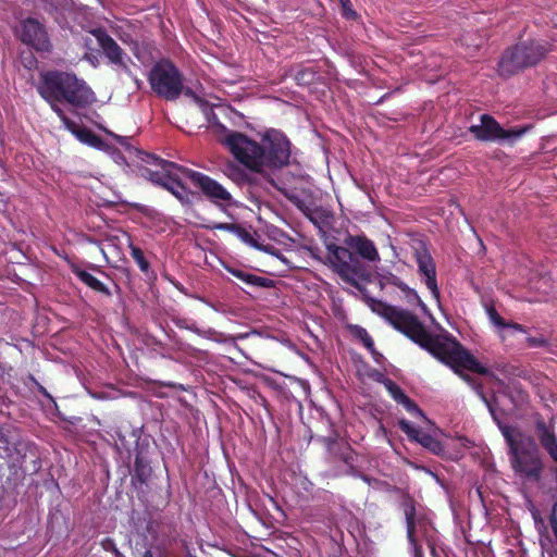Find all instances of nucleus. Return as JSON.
<instances>
[{"mask_svg":"<svg viewBox=\"0 0 557 557\" xmlns=\"http://www.w3.org/2000/svg\"><path fill=\"white\" fill-rule=\"evenodd\" d=\"M400 405H403L409 413L424 418L422 410L408 396L400 403Z\"/></svg>","mask_w":557,"mask_h":557,"instance_id":"obj_33","label":"nucleus"},{"mask_svg":"<svg viewBox=\"0 0 557 557\" xmlns=\"http://www.w3.org/2000/svg\"><path fill=\"white\" fill-rule=\"evenodd\" d=\"M20 39L36 51L49 52L51 42L46 27L38 20L28 17L21 23Z\"/></svg>","mask_w":557,"mask_h":557,"instance_id":"obj_13","label":"nucleus"},{"mask_svg":"<svg viewBox=\"0 0 557 557\" xmlns=\"http://www.w3.org/2000/svg\"><path fill=\"white\" fill-rule=\"evenodd\" d=\"M143 159L147 162L160 165L161 171H145L151 182L162 186L175 196L181 202L189 201V191L183 184V178H189L191 183L199 187L202 194L215 206L225 209L235 205L231 193L219 182L210 176L181 166L174 162L161 159L154 154H144Z\"/></svg>","mask_w":557,"mask_h":557,"instance_id":"obj_3","label":"nucleus"},{"mask_svg":"<svg viewBox=\"0 0 557 557\" xmlns=\"http://www.w3.org/2000/svg\"><path fill=\"white\" fill-rule=\"evenodd\" d=\"M529 129L530 126L505 129L490 114H481L480 123L473 124L469 127V132L475 139L498 144H513L527 134Z\"/></svg>","mask_w":557,"mask_h":557,"instance_id":"obj_9","label":"nucleus"},{"mask_svg":"<svg viewBox=\"0 0 557 557\" xmlns=\"http://www.w3.org/2000/svg\"><path fill=\"white\" fill-rule=\"evenodd\" d=\"M417 443H419L424 448H426L428 450H430L431 453H433L435 455H440L441 453H443V449H444L442 443L437 438H435L431 434L423 433V432L420 435V437L417 440Z\"/></svg>","mask_w":557,"mask_h":557,"instance_id":"obj_27","label":"nucleus"},{"mask_svg":"<svg viewBox=\"0 0 557 557\" xmlns=\"http://www.w3.org/2000/svg\"><path fill=\"white\" fill-rule=\"evenodd\" d=\"M129 77L134 81V83L138 89L141 88L143 82L138 77L134 76L133 73H132V76H129Z\"/></svg>","mask_w":557,"mask_h":557,"instance_id":"obj_41","label":"nucleus"},{"mask_svg":"<svg viewBox=\"0 0 557 557\" xmlns=\"http://www.w3.org/2000/svg\"><path fill=\"white\" fill-rule=\"evenodd\" d=\"M362 295V299L372 312L384 318L394 329L405 334L414 343L424 346L428 334L416 315L407 310L391 306L380 299L371 297L360 283L355 286Z\"/></svg>","mask_w":557,"mask_h":557,"instance_id":"obj_7","label":"nucleus"},{"mask_svg":"<svg viewBox=\"0 0 557 557\" xmlns=\"http://www.w3.org/2000/svg\"><path fill=\"white\" fill-rule=\"evenodd\" d=\"M535 530L539 534V545L541 547L542 557H557V500L553 504L548 517V527L537 512L533 513Z\"/></svg>","mask_w":557,"mask_h":557,"instance_id":"obj_10","label":"nucleus"},{"mask_svg":"<svg viewBox=\"0 0 557 557\" xmlns=\"http://www.w3.org/2000/svg\"><path fill=\"white\" fill-rule=\"evenodd\" d=\"M89 395H90L92 398H96V399H106V395H104V393H94V392H89Z\"/></svg>","mask_w":557,"mask_h":557,"instance_id":"obj_40","label":"nucleus"},{"mask_svg":"<svg viewBox=\"0 0 557 557\" xmlns=\"http://www.w3.org/2000/svg\"><path fill=\"white\" fill-rule=\"evenodd\" d=\"M36 89L59 119L66 115L60 107L61 103L66 102L74 108H85L96 100L95 92L86 82L72 72L59 70L42 72Z\"/></svg>","mask_w":557,"mask_h":557,"instance_id":"obj_5","label":"nucleus"},{"mask_svg":"<svg viewBox=\"0 0 557 557\" xmlns=\"http://www.w3.org/2000/svg\"><path fill=\"white\" fill-rule=\"evenodd\" d=\"M400 293H401V297L409 305L419 306L424 314H429V309H428L426 305L421 300V298L418 295L416 289H413V288L409 287L407 284H405V285H403Z\"/></svg>","mask_w":557,"mask_h":557,"instance_id":"obj_24","label":"nucleus"},{"mask_svg":"<svg viewBox=\"0 0 557 557\" xmlns=\"http://www.w3.org/2000/svg\"><path fill=\"white\" fill-rule=\"evenodd\" d=\"M486 313L490 322L496 329L503 341L516 333H527V329L523 325L515 322H507L493 307H487Z\"/></svg>","mask_w":557,"mask_h":557,"instance_id":"obj_17","label":"nucleus"},{"mask_svg":"<svg viewBox=\"0 0 557 557\" xmlns=\"http://www.w3.org/2000/svg\"><path fill=\"white\" fill-rule=\"evenodd\" d=\"M175 286H176V288H177L178 290H181L182 293H185V288H184L182 285L176 284Z\"/></svg>","mask_w":557,"mask_h":557,"instance_id":"obj_47","label":"nucleus"},{"mask_svg":"<svg viewBox=\"0 0 557 557\" xmlns=\"http://www.w3.org/2000/svg\"><path fill=\"white\" fill-rule=\"evenodd\" d=\"M317 73L311 67H304L296 72L295 81L300 86L311 84L315 78Z\"/></svg>","mask_w":557,"mask_h":557,"instance_id":"obj_31","label":"nucleus"},{"mask_svg":"<svg viewBox=\"0 0 557 557\" xmlns=\"http://www.w3.org/2000/svg\"><path fill=\"white\" fill-rule=\"evenodd\" d=\"M379 283L381 288H387L389 286L397 287L399 290H401L403 285L406 283L403 282L397 275L386 272L379 275Z\"/></svg>","mask_w":557,"mask_h":557,"instance_id":"obj_29","label":"nucleus"},{"mask_svg":"<svg viewBox=\"0 0 557 557\" xmlns=\"http://www.w3.org/2000/svg\"><path fill=\"white\" fill-rule=\"evenodd\" d=\"M72 271L79 278L81 282H83L91 289L104 294L107 296H111L110 289L91 273L77 267L73 268Z\"/></svg>","mask_w":557,"mask_h":557,"instance_id":"obj_21","label":"nucleus"},{"mask_svg":"<svg viewBox=\"0 0 557 557\" xmlns=\"http://www.w3.org/2000/svg\"><path fill=\"white\" fill-rule=\"evenodd\" d=\"M238 224L232 223H213L212 225H209L208 228L226 231L235 235L236 231H238Z\"/></svg>","mask_w":557,"mask_h":557,"instance_id":"obj_34","label":"nucleus"},{"mask_svg":"<svg viewBox=\"0 0 557 557\" xmlns=\"http://www.w3.org/2000/svg\"><path fill=\"white\" fill-rule=\"evenodd\" d=\"M37 386H38L39 393H41L45 397H47L49 400L54 403L52 396L48 393V391L42 385L37 383Z\"/></svg>","mask_w":557,"mask_h":557,"instance_id":"obj_38","label":"nucleus"},{"mask_svg":"<svg viewBox=\"0 0 557 557\" xmlns=\"http://www.w3.org/2000/svg\"><path fill=\"white\" fill-rule=\"evenodd\" d=\"M197 335L202 337V338H206V339H209V341H212V342H216V343H230V342H233V337L230 336V335H226L224 333H221L212 327H208V329H198V332H197Z\"/></svg>","mask_w":557,"mask_h":557,"instance_id":"obj_28","label":"nucleus"},{"mask_svg":"<svg viewBox=\"0 0 557 557\" xmlns=\"http://www.w3.org/2000/svg\"><path fill=\"white\" fill-rule=\"evenodd\" d=\"M344 243L346 247L335 244L326 245L325 263L342 281L351 286L368 282L370 272L360 258L369 262L380 261V255L374 243L364 235H348Z\"/></svg>","mask_w":557,"mask_h":557,"instance_id":"obj_4","label":"nucleus"},{"mask_svg":"<svg viewBox=\"0 0 557 557\" xmlns=\"http://www.w3.org/2000/svg\"><path fill=\"white\" fill-rule=\"evenodd\" d=\"M85 59L88 60L89 62H91L94 65L96 64L95 62L97 61V58L94 57V55H89V54H86L85 55Z\"/></svg>","mask_w":557,"mask_h":557,"instance_id":"obj_43","label":"nucleus"},{"mask_svg":"<svg viewBox=\"0 0 557 557\" xmlns=\"http://www.w3.org/2000/svg\"><path fill=\"white\" fill-rule=\"evenodd\" d=\"M535 434L541 447L547 453L549 458L556 463L557 480V435L554 429L548 425L542 418L535 420Z\"/></svg>","mask_w":557,"mask_h":557,"instance_id":"obj_15","label":"nucleus"},{"mask_svg":"<svg viewBox=\"0 0 557 557\" xmlns=\"http://www.w3.org/2000/svg\"><path fill=\"white\" fill-rule=\"evenodd\" d=\"M224 269L230 274H232L233 276H235L236 278H238L239 281H242L243 283H245L249 286L263 287V288L270 287L271 281L265 277L255 275L252 273H249L247 271H244L242 269L234 268L231 265H224Z\"/></svg>","mask_w":557,"mask_h":557,"instance_id":"obj_20","label":"nucleus"},{"mask_svg":"<svg viewBox=\"0 0 557 557\" xmlns=\"http://www.w3.org/2000/svg\"><path fill=\"white\" fill-rule=\"evenodd\" d=\"M417 263L418 276L426 288L429 289L432 298L438 307H441V292L437 284L436 264L430 251L423 247L418 249L414 255Z\"/></svg>","mask_w":557,"mask_h":557,"instance_id":"obj_12","label":"nucleus"},{"mask_svg":"<svg viewBox=\"0 0 557 557\" xmlns=\"http://www.w3.org/2000/svg\"><path fill=\"white\" fill-rule=\"evenodd\" d=\"M294 380H295L296 382L300 383L301 385H304V386H307V387H308V384H307V382H306V381H304V380H301V379H298V377H294Z\"/></svg>","mask_w":557,"mask_h":557,"instance_id":"obj_44","label":"nucleus"},{"mask_svg":"<svg viewBox=\"0 0 557 557\" xmlns=\"http://www.w3.org/2000/svg\"><path fill=\"white\" fill-rule=\"evenodd\" d=\"M124 236L126 237L127 247L129 249L132 258L134 259L139 270L143 273L147 274L150 270V263L146 259L144 251L139 247L134 245L131 235L125 233Z\"/></svg>","mask_w":557,"mask_h":557,"instance_id":"obj_23","label":"nucleus"},{"mask_svg":"<svg viewBox=\"0 0 557 557\" xmlns=\"http://www.w3.org/2000/svg\"><path fill=\"white\" fill-rule=\"evenodd\" d=\"M548 52V45L544 40L519 42L505 51L498 62V72L502 76H509L518 71L533 66Z\"/></svg>","mask_w":557,"mask_h":557,"instance_id":"obj_8","label":"nucleus"},{"mask_svg":"<svg viewBox=\"0 0 557 557\" xmlns=\"http://www.w3.org/2000/svg\"><path fill=\"white\" fill-rule=\"evenodd\" d=\"M329 450L344 462L346 467L344 473L360 478L364 483L373 488H377L381 485L382 482L380 480L370 478L369 475L359 473L355 470L354 451L348 445L332 444L329 446Z\"/></svg>","mask_w":557,"mask_h":557,"instance_id":"obj_14","label":"nucleus"},{"mask_svg":"<svg viewBox=\"0 0 557 557\" xmlns=\"http://www.w3.org/2000/svg\"><path fill=\"white\" fill-rule=\"evenodd\" d=\"M176 327L181 330H187L195 334H197L199 326L196 324V322L185 319V318H176L173 320Z\"/></svg>","mask_w":557,"mask_h":557,"instance_id":"obj_32","label":"nucleus"},{"mask_svg":"<svg viewBox=\"0 0 557 557\" xmlns=\"http://www.w3.org/2000/svg\"><path fill=\"white\" fill-rule=\"evenodd\" d=\"M64 128L69 131L78 141L92 148L103 149V141L89 128L79 126L66 115L60 119Z\"/></svg>","mask_w":557,"mask_h":557,"instance_id":"obj_16","label":"nucleus"},{"mask_svg":"<svg viewBox=\"0 0 557 557\" xmlns=\"http://www.w3.org/2000/svg\"><path fill=\"white\" fill-rule=\"evenodd\" d=\"M151 556H152V555H151V552H150V550H147V552L145 553V556H144V557H151Z\"/></svg>","mask_w":557,"mask_h":557,"instance_id":"obj_48","label":"nucleus"},{"mask_svg":"<svg viewBox=\"0 0 557 557\" xmlns=\"http://www.w3.org/2000/svg\"><path fill=\"white\" fill-rule=\"evenodd\" d=\"M273 557H277L276 555H273Z\"/></svg>","mask_w":557,"mask_h":557,"instance_id":"obj_49","label":"nucleus"},{"mask_svg":"<svg viewBox=\"0 0 557 557\" xmlns=\"http://www.w3.org/2000/svg\"><path fill=\"white\" fill-rule=\"evenodd\" d=\"M115 139L116 141L124 148L125 152L128 154V158H132V157H136L137 159H139L143 163L147 164V165H153L156 166V170L151 169V171H161V168L160 165L156 164V163H149L147 161H145L143 159V157H145L144 154H148L147 152H144L141 150H138L137 148L133 147L129 143V138L128 137H123V136H119V135H115V134H111ZM114 160L116 163L119 164H123V163H127V157L121 154V153H116L114 156ZM150 170V168H143L141 169V175L146 178H148L150 182L151 180L148 177V175H144L145 171H148Z\"/></svg>","mask_w":557,"mask_h":557,"instance_id":"obj_18","label":"nucleus"},{"mask_svg":"<svg viewBox=\"0 0 557 557\" xmlns=\"http://www.w3.org/2000/svg\"><path fill=\"white\" fill-rule=\"evenodd\" d=\"M407 523V536L410 543L413 557H422V549L416 539L414 508H407L405 511Z\"/></svg>","mask_w":557,"mask_h":557,"instance_id":"obj_22","label":"nucleus"},{"mask_svg":"<svg viewBox=\"0 0 557 557\" xmlns=\"http://www.w3.org/2000/svg\"><path fill=\"white\" fill-rule=\"evenodd\" d=\"M101 545L104 550L112 552L115 555V557H119L121 555L113 540L107 537L101 542Z\"/></svg>","mask_w":557,"mask_h":557,"instance_id":"obj_37","label":"nucleus"},{"mask_svg":"<svg viewBox=\"0 0 557 557\" xmlns=\"http://www.w3.org/2000/svg\"><path fill=\"white\" fill-rule=\"evenodd\" d=\"M139 465H140V460L139 458L137 457L136 460H135V468H136V472L139 471Z\"/></svg>","mask_w":557,"mask_h":557,"instance_id":"obj_45","label":"nucleus"},{"mask_svg":"<svg viewBox=\"0 0 557 557\" xmlns=\"http://www.w3.org/2000/svg\"><path fill=\"white\" fill-rule=\"evenodd\" d=\"M528 346L531 348H542L548 345L547 339L544 337L529 336L527 337Z\"/></svg>","mask_w":557,"mask_h":557,"instance_id":"obj_35","label":"nucleus"},{"mask_svg":"<svg viewBox=\"0 0 557 557\" xmlns=\"http://www.w3.org/2000/svg\"><path fill=\"white\" fill-rule=\"evenodd\" d=\"M148 82L158 97L173 101L184 92L199 106L208 122L215 120L212 106L190 88H185L184 76L172 61L162 59L154 63L148 74Z\"/></svg>","mask_w":557,"mask_h":557,"instance_id":"obj_6","label":"nucleus"},{"mask_svg":"<svg viewBox=\"0 0 557 557\" xmlns=\"http://www.w3.org/2000/svg\"><path fill=\"white\" fill-rule=\"evenodd\" d=\"M91 35L96 38L98 45L101 47L106 58L116 71L124 72L132 76V71L128 66L131 58L123 51L119 44L107 33L103 28H95Z\"/></svg>","mask_w":557,"mask_h":557,"instance_id":"obj_11","label":"nucleus"},{"mask_svg":"<svg viewBox=\"0 0 557 557\" xmlns=\"http://www.w3.org/2000/svg\"><path fill=\"white\" fill-rule=\"evenodd\" d=\"M443 361L467 381L487 406L506 442L508 460L515 475L524 483L540 482L544 472V459L536 440L519 428L503 423L498 418L496 408L483 394L481 385L472 381L469 375L461 373L462 369H467L479 374L488 375V369L459 344L446 352Z\"/></svg>","mask_w":557,"mask_h":557,"instance_id":"obj_1","label":"nucleus"},{"mask_svg":"<svg viewBox=\"0 0 557 557\" xmlns=\"http://www.w3.org/2000/svg\"><path fill=\"white\" fill-rule=\"evenodd\" d=\"M350 332L355 338L362 342L363 346L371 354H376V350L374 348V342L364 327H362L360 325H351Z\"/></svg>","mask_w":557,"mask_h":557,"instance_id":"obj_26","label":"nucleus"},{"mask_svg":"<svg viewBox=\"0 0 557 557\" xmlns=\"http://www.w3.org/2000/svg\"><path fill=\"white\" fill-rule=\"evenodd\" d=\"M377 382H381L387 392L389 393L391 397L398 404H400L407 395L404 393V391L392 380L386 379L383 376V374H380L376 379Z\"/></svg>","mask_w":557,"mask_h":557,"instance_id":"obj_25","label":"nucleus"},{"mask_svg":"<svg viewBox=\"0 0 557 557\" xmlns=\"http://www.w3.org/2000/svg\"><path fill=\"white\" fill-rule=\"evenodd\" d=\"M371 355H372V357H373L374 361H375V362H377V363H380V361H381L382 359H384L383 355H381V354H380V352H377V351H376V354H371Z\"/></svg>","mask_w":557,"mask_h":557,"instance_id":"obj_42","label":"nucleus"},{"mask_svg":"<svg viewBox=\"0 0 557 557\" xmlns=\"http://www.w3.org/2000/svg\"><path fill=\"white\" fill-rule=\"evenodd\" d=\"M398 425L400 430L408 436V438L412 442H417V440L422 434V431L416 426L413 423L406 419H400L398 421Z\"/></svg>","mask_w":557,"mask_h":557,"instance_id":"obj_30","label":"nucleus"},{"mask_svg":"<svg viewBox=\"0 0 557 557\" xmlns=\"http://www.w3.org/2000/svg\"><path fill=\"white\" fill-rule=\"evenodd\" d=\"M190 297L197 299V300H200L201 302L206 304L207 306L213 308L215 310V307L214 305H212L210 301H208L207 299H205L203 297H200V296H196V295H189Z\"/></svg>","mask_w":557,"mask_h":557,"instance_id":"obj_39","label":"nucleus"},{"mask_svg":"<svg viewBox=\"0 0 557 557\" xmlns=\"http://www.w3.org/2000/svg\"><path fill=\"white\" fill-rule=\"evenodd\" d=\"M221 143L239 165L255 174L275 173L290 164L292 143L276 128H267L256 137L227 131Z\"/></svg>","mask_w":557,"mask_h":557,"instance_id":"obj_2","label":"nucleus"},{"mask_svg":"<svg viewBox=\"0 0 557 557\" xmlns=\"http://www.w3.org/2000/svg\"><path fill=\"white\" fill-rule=\"evenodd\" d=\"M235 236L238 237L243 243H245L251 247L261 249V250L276 257L281 262H283L288 268H290V263L288 262L286 257L280 250H277L273 246L259 247L253 235L249 231H247L245 227L239 225L238 231H236V233H235Z\"/></svg>","mask_w":557,"mask_h":557,"instance_id":"obj_19","label":"nucleus"},{"mask_svg":"<svg viewBox=\"0 0 557 557\" xmlns=\"http://www.w3.org/2000/svg\"><path fill=\"white\" fill-rule=\"evenodd\" d=\"M339 3H341V7H342L343 15L344 16H346L348 18H351V17L356 16V12L351 8L350 0H339Z\"/></svg>","mask_w":557,"mask_h":557,"instance_id":"obj_36","label":"nucleus"},{"mask_svg":"<svg viewBox=\"0 0 557 557\" xmlns=\"http://www.w3.org/2000/svg\"><path fill=\"white\" fill-rule=\"evenodd\" d=\"M379 431H380L381 433H383V435H385V436H386V433H387V432H386V429H385L382 424L380 425Z\"/></svg>","mask_w":557,"mask_h":557,"instance_id":"obj_46","label":"nucleus"}]
</instances>
